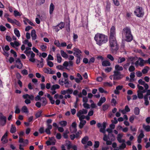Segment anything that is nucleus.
<instances>
[{
    "instance_id": "nucleus-21",
    "label": "nucleus",
    "mask_w": 150,
    "mask_h": 150,
    "mask_svg": "<svg viewBox=\"0 0 150 150\" xmlns=\"http://www.w3.org/2000/svg\"><path fill=\"white\" fill-rule=\"evenodd\" d=\"M106 100V99L105 97H101L97 105L98 106H100L102 104L105 103Z\"/></svg>"
},
{
    "instance_id": "nucleus-58",
    "label": "nucleus",
    "mask_w": 150,
    "mask_h": 150,
    "mask_svg": "<svg viewBox=\"0 0 150 150\" xmlns=\"http://www.w3.org/2000/svg\"><path fill=\"white\" fill-rule=\"evenodd\" d=\"M83 107L86 109H89L90 108L89 105L87 103H83Z\"/></svg>"
},
{
    "instance_id": "nucleus-11",
    "label": "nucleus",
    "mask_w": 150,
    "mask_h": 150,
    "mask_svg": "<svg viewBox=\"0 0 150 150\" xmlns=\"http://www.w3.org/2000/svg\"><path fill=\"white\" fill-rule=\"evenodd\" d=\"M6 117L4 116L2 113H0V125L4 126L6 125Z\"/></svg>"
},
{
    "instance_id": "nucleus-38",
    "label": "nucleus",
    "mask_w": 150,
    "mask_h": 150,
    "mask_svg": "<svg viewBox=\"0 0 150 150\" xmlns=\"http://www.w3.org/2000/svg\"><path fill=\"white\" fill-rule=\"evenodd\" d=\"M88 140V137L87 136L84 137L82 140L81 142L83 144H86Z\"/></svg>"
},
{
    "instance_id": "nucleus-55",
    "label": "nucleus",
    "mask_w": 150,
    "mask_h": 150,
    "mask_svg": "<svg viewBox=\"0 0 150 150\" xmlns=\"http://www.w3.org/2000/svg\"><path fill=\"white\" fill-rule=\"evenodd\" d=\"M70 131L71 133H75L77 131L76 128L70 127Z\"/></svg>"
},
{
    "instance_id": "nucleus-64",
    "label": "nucleus",
    "mask_w": 150,
    "mask_h": 150,
    "mask_svg": "<svg viewBox=\"0 0 150 150\" xmlns=\"http://www.w3.org/2000/svg\"><path fill=\"white\" fill-rule=\"evenodd\" d=\"M105 86H111L112 85V84L111 82H106L104 83Z\"/></svg>"
},
{
    "instance_id": "nucleus-34",
    "label": "nucleus",
    "mask_w": 150,
    "mask_h": 150,
    "mask_svg": "<svg viewBox=\"0 0 150 150\" xmlns=\"http://www.w3.org/2000/svg\"><path fill=\"white\" fill-rule=\"evenodd\" d=\"M60 86L58 84H54L52 85L51 87V90H55L56 89L59 88Z\"/></svg>"
},
{
    "instance_id": "nucleus-26",
    "label": "nucleus",
    "mask_w": 150,
    "mask_h": 150,
    "mask_svg": "<svg viewBox=\"0 0 150 150\" xmlns=\"http://www.w3.org/2000/svg\"><path fill=\"white\" fill-rule=\"evenodd\" d=\"M46 96L49 99L51 103L52 104H54L55 103V101L53 99V97L49 93H47Z\"/></svg>"
},
{
    "instance_id": "nucleus-22",
    "label": "nucleus",
    "mask_w": 150,
    "mask_h": 150,
    "mask_svg": "<svg viewBox=\"0 0 150 150\" xmlns=\"http://www.w3.org/2000/svg\"><path fill=\"white\" fill-rule=\"evenodd\" d=\"M31 35L33 40H35L37 38V35L35 30H33L31 31Z\"/></svg>"
},
{
    "instance_id": "nucleus-7",
    "label": "nucleus",
    "mask_w": 150,
    "mask_h": 150,
    "mask_svg": "<svg viewBox=\"0 0 150 150\" xmlns=\"http://www.w3.org/2000/svg\"><path fill=\"white\" fill-rule=\"evenodd\" d=\"M40 102H37L35 105L38 108H39L41 107V106H44L47 104V100L45 97H42L40 100Z\"/></svg>"
},
{
    "instance_id": "nucleus-49",
    "label": "nucleus",
    "mask_w": 150,
    "mask_h": 150,
    "mask_svg": "<svg viewBox=\"0 0 150 150\" xmlns=\"http://www.w3.org/2000/svg\"><path fill=\"white\" fill-rule=\"evenodd\" d=\"M135 68L134 66L133 65L130 66L129 68V71L130 72H133L134 71Z\"/></svg>"
},
{
    "instance_id": "nucleus-10",
    "label": "nucleus",
    "mask_w": 150,
    "mask_h": 150,
    "mask_svg": "<svg viewBox=\"0 0 150 150\" xmlns=\"http://www.w3.org/2000/svg\"><path fill=\"white\" fill-rule=\"evenodd\" d=\"M134 59L133 58L129 57V58L127 60V63L125 64L123 66V68L125 69H127L130 66V64H133L134 62L133 60Z\"/></svg>"
},
{
    "instance_id": "nucleus-19",
    "label": "nucleus",
    "mask_w": 150,
    "mask_h": 150,
    "mask_svg": "<svg viewBox=\"0 0 150 150\" xmlns=\"http://www.w3.org/2000/svg\"><path fill=\"white\" fill-rule=\"evenodd\" d=\"M30 55V56L29 59V61L32 62H35V59L34 58L35 56V53L33 51H31Z\"/></svg>"
},
{
    "instance_id": "nucleus-47",
    "label": "nucleus",
    "mask_w": 150,
    "mask_h": 150,
    "mask_svg": "<svg viewBox=\"0 0 150 150\" xmlns=\"http://www.w3.org/2000/svg\"><path fill=\"white\" fill-rule=\"evenodd\" d=\"M59 29H62L64 27V23L63 22H61L58 25Z\"/></svg>"
},
{
    "instance_id": "nucleus-25",
    "label": "nucleus",
    "mask_w": 150,
    "mask_h": 150,
    "mask_svg": "<svg viewBox=\"0 0 150 150\" xmlns=\"http://www.w3.org/2000/svg\"><path fill=\"white\" fill-rule=\"evenodd\" d=\"M23 97L24 99H27V98H29L31 100L33 99L34 98V96L33 95H29L28 94L24 95L23 96Z\"/></svg>"
},
{
    "instance_id": "nucleus-62",
    "label": "nucleus",
    "mask_w": 150,
    "mask_h": 150,
    "mask_svg": "<svg viewBox=\"0 0 150 150\" xmlns=\"http://www.w3.org/2000/svg\"><path fill=\"white\" fill-rule=\"evenodd\" d=\"M37 62L39 63V64H38V66L39 67H43V62H40V61L38 60H37Z\"/></svg>"
},
{
    "instance_id": "nucleus-37",
    "label": "nucleus",
    "mask_w": 150,
    "mask_h": 150,
    "mask_svg": "<svg viewBox=\"0 0 150 150\" xmlns=\"http://www.w3.org/2000/svg\"><path fill=\"white\" fill-rule=\"evenodd\" d=\"M21 111L23 112L26 113H28L29 112L28 109L25 106L23 107L21 109Z\"/></svg>"
},
{
    "instance_id": "nucleus-6",
    "label": "nucleus",
    "mask_w": 150,
    "mask_h": 150,
    "mask_svg": "<svg viewBox=\"0 0 150 150\" xmlns=\"http://www.w3.org/2000/svg\"><path fill=\"white\" fill-rule=\"evenodd\" d=\"M135 15L138 17H142L144 14V12L142 7L137 6L134 11Z\"/></svg>"
},
{
    "instance_id": "nucleus-8",
    "label": "nucleus",
    "mask_w": 150,
    "mask_h": 150,
    "mask_svg": "<svg viewBox=\"0 0 150 150\" xmlns=\"http://www.w3.org/2000/svg\"><path fill=\"white\" fill-rule=\"evenodd\" d=\"M88 110L86 109H83L81 110H79L77 113V116L79 118H80L83 119H85L86 116L84 115L87 113Z\"/></svg>"
},
{
    "instance_id": "nucleus-28",
    "label": "nucleus",
    "mask_w": 150,
    "mask_h": 150,
    "mask_svg": "<svg viewBox=\"0 0 150 150\" xmlns=\"http://www.w3.org/2000/svg\"><path fill=\"white\" fill-rule=\"evenodd\" d=\"M54 8V6L53 4L51 3L50 5V14H52L53 13V11Z\"/></svg>"
},
{
    "instance_id": "nucleus-15",
    "label": "nucleus",
    "mask_w": 150,
    "mask_h": 150,
    "mask_svg": "<svg viewBox=\"0 0 150 150\" xmlns=\"http://www.w3.org/2000/svg\"><path fill=\"white\" fill-rule=\"evenodd\" d=\"M7 133L6 132L2 136L1 139V141L3 144H5L7 143L8 142L7 139Z\"/></svg>"
},
{
    "instance_id": "nucleus-3",
    "label": "nucleus",
    "mask_w": 150,
    "mask_h": 150,
    "mask_svg": "<svg viewBox=\"0 0 150 150\" xmlns=\"http://www.w3.org/2000/svg\"><path fill=\"white\" fill-rule=\"evenodd\" d=\"M109 42L110 50L112 53H115L118 49L115 38H109Z\"/></svg>"
},
{
    "instance_id": "nucleus-39",
    "label": "nucleus",
    "mask_w": 150,
    "mask_h": 150,
    "mask_svg": "<svg viewBox=\"0 0 150 150\" xmlns=\"http://www.w3.org/2000/svg\"><path fill=\"white\" fill-rule=\"evenodd\" d=\"M14 34L18 37L19 38L20 36L19 31L17 28L14 29Z\"/></svg>"
},
{
    "instance_id": "nucleus-56",
    "label": "nucleus",
    "mask_w": 150,
    "mask_h": 150,
    "mask_svg": "<svg viewBox=\"0 0 150 150\" xmlns=\"http://www.w3.org/2000/svg\"><path fill=\"white\" fill-rule=\"evenodd\" d=\"M107 57L111 61H112L114 60V58L110 54H108L107 55Z\"/></svg>"
},
{
    "instance_id": "nucleus-33",
    "label": "nucleus",
    "mask_w": 150,
    "mask_h": 150,
    "mask_svg": "<svg viewBox=\"0 0 150 150\" xmlns=\"http://www.w3.org/2000/svg\"><path fill=\"white\" fill-rule=\"evenodd\" d=\"M143 127L146 132H149L150 131V126L149 125H146L145 124H143Z\"/></svg>"
},
{
    "instance_id": "nucleus-1",
    "label": "nucleus",
    "mask_w": 150,
    "mask_h": 150,
    "mask_svg": "<svg viewBox=\"0 0 150 150\" xmlns=\"http://www.w3.org/2000/svg\"><path fill=\"white\" fill-rule=\"evenodd\" d=\"M138 90L137 91L138 98L139 99L144 98V104L146 106H147L149 104V101L148 100V96H150V90H148L147 91L146 93L144 96L143 94L146 92V90L144 89V87L140 86L139 85H137Z\"/></svg>"
},
{
    "instance_id": "nucleus-12",
    "label": "nucleus",
    "mask_w": 150,
    "mask_h": 150,
    "mask_svg": "<svg viewBox=\"0 0 150 150\" xmlns=\"http://www.w3.org/2000/svg\"><path fill=\"white\" fill-rule=\"evenodd\" d=\"M146 63V60H144L142 58L139 57L138 58V60L136 62L135 64L136 66L139 64L141 67H142Z\"/></svg>"
},
{
    "instance_id": "nucleus-14",
    "label": "nucleus",
    "mask_w": 150,
    "mask_h": 150,
    "mask_svg": "<svg viewBox=\"0 0 150 150\" xmlns=\"http://www.w3.org/2000/svg\"><path fill=\"white\" fill-rule=\"evenodd\" d=\"M115 28L114 26H112L110 29L109 38H115Z\"/></svg>"
},
{
    "instance_id": "nucleus-31",
    "label": "nucleus",
    "mask_w": 150,
    "mask_h": 150,
    "mask_svg": "<svg viewBox=\"0 0 150 150\" xmlns=\"http://www.w3.org/2000/svg\"><path fill=\"white\" fill-rule=\"evenodd\" d=\"M125 142H119L120 143H121L122 144H120L119 146V149H125L126 146V144L125 143Z\"/></svg>"
},
{
    "instance_id": "nucleus-53",
    "label": "nucleus",
    "mask_w": 150,
    "mask_h": 150,
    "mask_svg": "<svg viewBox=\"0 0 150 150\" xmlns=\"http://www.w3.org/2000/svg\"><path fill=\"white\" fill-rule=\"evenodd\" d=\"M47 65L50 67H52L53 66V63L51 61H47Z\"/></svg>"
},
{
    "instance_id": "nucleus-40",
    "label": "nucleus",
    "mask_w": 150,
    "mask_h": 150,
    "mask_svg": "<svg viewBox=\"0 0 150 150\" xmlns=\"http://www.w3.org/2000/svg\"><path fill=\"white\" fill-rule=\"evenodd\" d=\"M126 59L125 57H119L117 61V62L119 63H121L122 62H125Z\"/></svg>"
},
{
    "instance_id": "nucleus-18",
    "label": "nucleus",
    "mask_w": 150,
    "mask_h": 150,
    "mask_svg": "<svg viewBox=\"0 0 150 150\" xmlns=\"http://www.w3.org/2000/svg\"><path fill=\"white\" fill-rule=\"evenodd\" d=\"M47 127L45 130V132L48 134H51L50 130L52 129V126L51 125H47Z\"/></svg>"
},
{
    "instance_id": "nucleus-44",
    "label": "nucleus",
    "mask_w": 150,
    "mask_h": 150,
    "mask_svg": "<svg viewBox=\"0 0 150 150\" xmlns=\"http://www.w3.org/2000/svg\"><path fill=\"white\" fill-rule=\"evenodd\" d=\"M42 112V111L41 110L38 111L35 114V116L37 118H38L41 115V114Z\"/></svg>"
},
{
    "instance_id": "nucleus-51",
    "label": "nucleus",
    "mask_w": 150,
    "mask_h": 150,
    "mask_svg": "<svg viewBox=\"0 0 150 150\" xmlns=\"http://www.w3.org/2000/svg\"><path fill=\"white\" fill-rule=\"evenodd\" d=\"M14 13V15L15 17H16L17 16H21V15L20 13L18 12V11L16 10H15L13 11Z\"/></svg>"
},
{
    "instance_id": "nucleus-43",
    "label": "nucleus",
    "mask_w": 150,
    "mask_h": 150,
    "mask_svg": "<svg viewBox=\"0 0 150 150\" xmlns=\"http://www.w3.org/2000/svg\"><path fill=\"white\" fill-rule=\"evenodd\" d=\"M57 62L59 63H60L62 61V58L60 55L59 54H57Z\"/></svg>"
},
{
    "instance_id": "nucleus-9",
    "label": "nucleus",
    "mask_w": 150,
    "mask_h": 150,
    "mask_svg": "<svg viewBox=\"0 0 150 150\" xmlns=\"http://www.w3.org/2000/svg\"><path fill=\"white\" fill-rule=\"evenodd\" d=\"M124 76L123 74H121L120 72L114 71V80H119L122 79Z\"/></svg>"
},
{
    "instance_id": "nucleus-63",
    "label": "nucleus",
    "mask_w": 150,
    "mask_h": 150,
    "mask_svg": "<svg viewBox=\"0 0 150 150\" xmlns=\"http://www.w3.org/2000/svg\"><path fill=\"white\" fill-rule=\"evenodd\" d=\"M39 131L40 134H42L45 132L44 127H40L39 129Z\"/></svg>"
},
{
    "instance_id": "nucleus-29",
    "label": "nucleus",
    "mask_w": 150,
    "mask_h": 150,
    "mask_svg": "<svg viewBox=\"0 0 150 150\" xmlns=\"http://www.w3.org/2000/svg\"><path fill=\"white\" fill-rule=\"evenodd\" d=\"M110 62L108 60L103 61L102 63V65L104 67L110 66Z\"/></svg>"
},
{
    "instance_id": "nucleus-4",
    "label": "nucleus",
    "mask_w": 150,
    "mask_h": 150,
    "mask_svg": "<svg viewBox=\"0 0 150 150\" xmlns=\"http://www.w3.org/2000/svg\"><path fill=\"white\" fill-rule=\"evenodd\" d=\"M122 36L125 37V40L127 42H130L133 39V36L131 34L130 29L128 27H126L123 29L122 32Z\"/></svg>"
},
{
    "instance_id": "nucleus-13",
    "label": "nucleus",
    "mask_w": 150,
    "mask_h": 150,
    "mask_svg": "<svg viewBox=\"0 0 150 150\" xmlns=\"http://www.w3.org/2000/svg\"><path fill=\"white\" fill-rule=\"evenodd\" d=\"M73 50L74 51L73 54L77 57H81V53H82L81 51L79 49L75 47L74 48Z\"/></svg>"
},
{
    "instance_id": "nucleus-27",
    "label": "nucleus",
    "mask_w": 150,
    "mask_h": 150,
    "mask_svg": "<svg viewBox=\"0 0 150 150\" xmlns=\"http://www.w3.org/2000/svg\"><path fill=\"white\" fill-rule=\"evenodd\" d=\"M115 70L114 71H121L123 70V68L122 67L120 66L119 65H116L115 67Z\"/></svg>"
},
{
    "instance_id": "nucleus-41",
    "label": "nucleus",
    "mask_w": 150,
    "mask_h": 150,
    "mask_svg": "<svg viewBox=\"0 0 150 150\" xmlns=\"http://www.w3.org/2000/svg\"><path fill=\"white\" fill-rule=\"evenodd\" d=\"M135 73L134 72H131L130 75V81L131 82L132 81L134 80V78L135 77Z\"/></svg>"
},
{
    "instance_id": "nucleus-24",
    "label": "nucleus",
    "mask_w": 150,
    "mask_h": 150,
    "mask_svg": "<svg viewBox=\"0 0 150 150\" xmlns=\"http://www.w3.org/2000/svg\"><path fill=\"white\" fill-rule=\"evenodd\" d=\"M123 137V135L122 134H119L117 137V141L119 142H125V139H122V138Z\"/></svg>"
},
{
    "instance_id": "nucleus-45",
    "label": "nucleus",
    "mask_w": 150,
    "mask_h": 150,
    "mask_svg": "<svg viewBox=\"0 0 150 150\" xmlns=\"http://www.w3.org/2000/svg\"><path fill=\"white\" fill-rule=\"evenodd\" d=\"M61 126L62 127L66 126L67 124V122L65 121H62L59 122Z\"/></svg>"
},
{
    "instance_id": "nucleus-23",
    "label": "nucleus",
    "mask_w": 150,
    "mask_h": 150,
    "mask_svg": "<svg viewBox=\"0 0 150 150\" xmlns=\"http://www.w3.org/2000/svg\"><path fill=\"white\" fill-rule=\"evenodd\" d=\"M100 129V132L103 133L104 134L105 133V129L106 127V123L103 122L102 124V125Z\"/></svg>"
},
{
    "instance_id": "nucleus-61",
    "label": "nucleus",
    "mask_w": 150,
    "mask_h": 150,
    "mask_svg": "<svg viewBox=\"0 0 150 150\" xmlns=\"http://www.w3.org/2000/svg\"><path fill=\"white\" fill-rule=\"evenodd\" d=\"M114 4L116 6H118L120 5L119 1L118 0H112Z\"/></svg>"
},
{
    "instance_id": "nucleus-59",
    "label": "nucleus",
    "mask_w": 150,
    "mask_h": 150,
    "mask_svg": "<svg viewBox=\"0 0 150 150\" xmlns=\"http://www.w3.org/2000/svg\"><path fill=\"white\" fill-rule=\"evenodd\" d=\"M13 24H15L18 26H20L21 25L20 22L15 19H14Z\"/></svg>"
},
{
    "instance_id": "nucleus-48",
    "label": "nucleus",
    "mask_w": 150,
    "mask_h": 150,
    "mask_svg": "<svg viewBox=\"0 0 150 150\" xmlns=\"http://www.w3.org/2000/svg\"><path fill=\"white\" fill-rule=\"evenodd\" d=\"M109 107V105L108 104L104 105L102 106L103 110L105 111L107 110Z\"/></svg>"
},
{
    "instance_id": "nucleus-50",
    "label": "nucleus",
    "mask_w": 150,
    "mask_h": 150,
    "mask_svg": "<svg viewBox=\"0 0 150 150\" xmlns=\"http://www.w3.org/2000/svg\"><path fill=\"white\" fill-rule=\"evenodd\" d=\"M40 49L43 52L45 51L47 48V47L45 45H41Z\"/></svg>"
},
{
    "instance_id": "nucleus-20",
    "label": "nucleus",
    "mask_w": 150,
    "mask_h": 150,
    "mask_svg": "<svg viewBox=\"0 0 150 150\" xmlns=\"http://www.w3.org/2000/svg\"><path fill=\"white\" fill-rule=\"evenodd\" d=\"M44 71L45 73L53 74L55 73V71L52 70V69L48 68H45L44 69Z\"/></svg>"
},
{
    "instance_id": "nucleus-54",
    "label": "nucleus",
    "mask_w": 150,
    "mask_h": 150,
    "mask_svg": "<svg viewBox=\"0 0 150 150\" xmlns=\"http://www.w3.org/2000/svg\"><path fill=\"white\" fill-rule=\"evenodd\" d=\"M49 141H50L52 143L54 142V145L55 144V142H56V140L55 139L54 137H49Z\"/></svg>"
},
{
    "instance_id": "nucleus-52",
    "label": "nucleus",
    "mask_w": 150,
    "mask_h": 150,
    "mask_svg": "<svg viewBox=\"0 0 150 150\" xmlns=\"http://www.w3.org/2000/svg\"><path fill=\"white\" fill-rule=\"evenodd\" d=\"M135 117V116L134 115H132L129 118V121L131 123H133V121Z\"/></svg>"
},
{
    "instance_id": "nucleus-32",
    "label": "nucleus",
    "mask_w": 150,
    "mask_h": 150,
    "mask_svg": "<svg viewBox=\"0 0 150 150\" xmlns=\"http://www.w3.org/2000/svg\"><path fill=\"white\" fill-rule=\"evenodd\" d=\"M60 53L61 56L67 59L68 57V54L64 52V50H61L60 51Z\"/></svg>"
},
{
    "instance_id": "nucleus-5",
    "label": "nucleus",
    "mask_w": 150,
    "mask_h": 150,
    "mask_svg": "<svg viewBox=\"0 0 150 150\" xmlns=\"http://www.w3.org/2000/svg\"><path fill=\"white\" fill-rule=\"evenodd\" d=\"M73 65V62L71 61H69V62L65 61L63 64V66L60 65H57L56 66V68L60 70H63L64 68L66 69L69 70V69L67 68V67H72Z\"/></svg>"
},
{
    "instance_id": "nucleus-46",
    "label": "nucleus",
    "mask_w": 150,
    "mask_h": 150,
    "mask_svg": "<svg viewBox=\"0 0 150 150\" xmlns=\"http://www.w3.org/2000/svg\"><path fill=\"white\" fill-rule=\"evenodd\" d=\"M15 113L16 114H19L20 112V109L18 105L16 106L15 107Z\"/></svg>"
},
{
    "instance_id": "nucleus-16",
    "label": "nucleus",
    "mask_w": 150,
    "mask_h": 150,
    "mask_svg": "<svg viewBox=\"0 0 150 150\" xmlns=\"http://www.w3.org/2000/svg\"><path fill=\"white\" fill-rule=\"evenodd\" d=\"M16 66L19 69H21L22 68L23 65L21 63V61L19 59H18L16 61Z\"/></svg>"
},
{
    "instance_id": "nucleus-35",
    "label": "nucleus",
    "mask_w": 150,
    "mask_h": 150,
    "mask_svg": "<svg viewBox=\"0 0 150 150\" xmlns=\"http://www.w3.org/2000/svg\"><path fill=\"white\" fill-rule=\"evenodd\" d=\"M16 128L15 126L14 125H12L10 131V132L12 133H14L16 132Z\"/></svg>"
},
{
    "instance_id": "nucleus-42",
    "label": "nucleus",
    "mask_w": 150,
    "mask_h": 150,
    "mask_svg": "<svg viewBox=\"0 0 150 150\" xmlns=\"http://www.w3.org/2000/svg\"><path fill=\"white\" fill-rule=\"evenodd\" d=\"M149 69V67L146 66L142 70V72L143 74H145L146 73Z\"/></svg>"
},
{
    "instance_id": "nucleus-36",
    "label": "nucleus",
    "mask_w": 150,
    "mask_h": 150,
    "mask_svg": "<svg viewBox=\"0 0 150 150\" xmlns=\"http://www.w3.org/2000/svg\"><path fill=\"white\" fill-rule=\"evenodd\" d=\"M140 112V109L139 108L136 107L134 108V113L136 115L139 114Z\"/></svg>"
},
{
    "instance_id": "nucleus-30",
    "label": "nucleus",
    "mask_w": 150,
    "mask_h": 150,
    "mask_svg": "<svg viewBox=\"0 0 150 150\" xmlns=\"http://www.w3.org/2000/svg\"><path fill=\"white\" fill-rule=\"evenodd\" d=\"M10 43L12 47H15V46L18 47L20 45V44L18 42L16 41H15L14 42H11Z\"/></svg>"
},
{
    "instance_id": "nucleus-2",
    "label": "nucleus",
    "mask_w": 150,
    "mask_h": 150,
    "mask_svg": "<svg viewBox=\"0 0 150 150\" xmlns=\"http://www.w3.org/2000/svg\"><path fill=\"white\" fill-rule=\"evenodd\" d=\"M94 40L96 42V44L100 46L106 43L108 41L107 36L100 33H97L95 35Z\"/></svg>"
},
{
    "instance_id": "nucleus-57",
    "label": "nucleus",
    "mask_w": 150,
    "mask_h": 150,
    "mask_svg": "<svg viewBox=\"0 0 150 150\" xmlns=\"http://www.w3.org/2000/svg\"><path fill=\"white\" fill-rule=\"evenodd\" d=\"M31 51H25L24 53L26 54L27 56L29 57L30 54L31 53Z\"/></svg>"
},
{
    "instance_id": "nucleus-17",
    "label": "nucleus",
    "mask_w": 150,
    "mask_h": 150,
    "mask_svg": "<svg viewBox=\"0 0 150 150\" xmlns=\"http://www.w3.org/2000/svg\"><path fill=\"white\" fill-rule=\"evenodd\" d=\"M79 119L80 121L79 127L81 129L83 127L84 125L86 123V121L85 120H83L84 119H83L81 118H79Z\"/></svg>"
},
{
    "instance_id": "nucleus-60",
    "label": "nucleus",
    "mask_w": 150,
    "mask_h": 150,
    "mask_svg": "<svg viewBox=\"0 0 150 150\" xmlns=\"http://www.w3.org/2000/svg\"><path fill=\"white\" fill-rule=\"evenodd\" d=\"M2 48L3 50L4 51V52L3 53V54L5 56H6L7 57H8L9 55V54L8 52L6 51H5L4 49V48L3 47H2Z\"/></svg>"
}]
</instances>
